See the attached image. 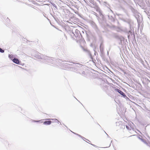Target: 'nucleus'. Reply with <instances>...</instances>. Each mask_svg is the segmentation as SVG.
Returning a JSON list of instances; mask_svg holds the SVG:
<instances>
[{
	"instance_id": "nucleus-5",
	"label": "nucleus",
	"mask_w": 150,
	"mask_h": 150,
	"mask_svg": "<svg viewBox=\"0 0 150 150\" xmlns=\"http://www.w3.org/2000/svg\"><path fill=\"white\" fill-rule=\"evenodd\" d=\"M9 57L11 58V59H13V57H12V55H9Z\"/></svg>"
},
{
	"instance_id": "nucleus-2",
	"label": "nucleus",
	"mask_w": 150,
	"mask_h": 150,
	"mask_svg": "<svg viewBox=\"0 0 150 150\" xmlns=\"http://www.w3.org/2000/svg\"><path fill=\"white\" fill-rule=\"evenodd\" d=\"M12 61L13 62L17 64H20V61L19 60L16 58H14L12 59Z\"/></svg>"
},
{
	"instance_id": "nucleus-4",
	"label": "nucleus",
	"mask_w": 150,
	"mask_h": 150,
	"mask_svg": "<svg viewBox=\"0 0 150 150\" xmlns=\"http://www.w3.org/2000/svg\"><path fill=\"white\" fill-rule=\"evenodd\" d=\"M0 52L3 53L4 52V50H2L1 48H0Z\"/></svg>"
},
{
	"instance_id": "nucleus-3",
	"label": "nucleus",
	"mask_w": 150,
	"mask_h": 150,
	"mask_svg": "<svg viewBox=\"0 0 150 150\" xmlns=\"http://www.w3.org/2000/svg\"><path fill=\"white\" fill-rule=\"evenodd\" d=\"M116 90L118 93H119L120 94H121L123 96H124L125 95V94L120 90L118 89H116Z\"/></svg>"
},
{
	"instance_id": "nucleus-6",
	"label": "nucleus",
	"mask_w": 150,
	"mask_h": 150,
	"mask_svg": "<svg viewBox=\"0 0 150 150\" xmlns=\"http://www.w3.org/2000/svg\"><path fill=\"white\" fill-rule=\"evenodd\" d=\"M126 128H127L128 129H129V128L127 126H126ZM129 130H130V129H129Z\"/></svg>"
},
{
	"instance_id": "nucleus-1",
	"label": "nucleus",
	"mask_w": 150,
	"mask_h": 150,
	"mask_svg": "<svg viewBox=\"0 0 150 150\" xmlns=\"http://www.w3.org/2000/svg\"><path fill=\"white\" fill-rule=\"evenodd\" d=\"M50 119H46V120H47L46 121L43 122V120H40L38 121H36V120H33V122H37L39 123H42L43 122V124L45 125H50L53 122H55L56 123L59 124V121L56 119H51V120L54 121H51L49 120Z\"/></svg>"
}]
</instances>
